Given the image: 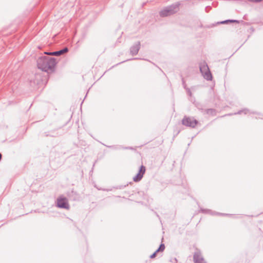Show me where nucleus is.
I'll list each match as a JSON object with an SVG mask.
<instances>
[{
    "label": "nucleus",
    "instance_id": "nucleus-8",
    "mask_svg": "<svg viewBox=\"0 0 263 263\" xmlns=\"http://www.w3.org/2000/svg\"><path fill=\"white\" fill-rule=\"evenodd\" d=\"M68 51V49L67 47H66V48H64L63 49L61 50L60 51L51 52V53H50V55H55V56H59L60 55H62L64 53L67 52Z\"/></svg>",
    "mask_w": 263,
    "mask_h": 263
},
{
    "label": "nucleus",
    "instance_id": "nucleus-3",
    "mask_svg": "<svg viewBox=\"0 0 263 263\" xmlns=\"http://www.w3.org/2000/svg\"><path fill=\"white\" fill-rule=\"evenodd\" d=\"M57 206L59 208L68 209L69 205L66 198L60 197L57 199Z\"/></svg>",
    "mask_w": 263,
    "mask_h": 263
},
{
    "label": "nucleus",
    "instance_id": "nucleus-4",
    "mask_svg": "<svg viewBox=\"0 0 263 263\" xmlns=\"http://www.w3.org/2000/svg\"><path fill=\"white\" fill-rule=\"evenodd\" d=\"M182 122L183 125L191 127H195L197 123L196 120L191 118H184Z\"/></svg>",
    "mask_w": 263,
    "mask_h": 263
},
{
    "label": "nucleus",
    "instance_id": "nucleus-5",
    "mask_svg": "<svg viewBox=\"0 0 263 263\" xmlns=\"http://www.w3.org/2000/svg\"><path fill=\"white\" fill-rule=\"evenodd\" d=\"M176 10L172 9V7L164 9L160 12V15L162 17H165L173 14Z\"/></svg>",
    "mask_w": 263,
    "mask_h": 263
},
{
    "label": "nucleus",
    "instance_id": "nucleus-2",
    "mask_svg": "<svg viewBox=\"0 0 263 263\" xmlns=\"http://www.w3.org/2000/svg\"><path fill=\"white\" fill-rule=\"evenodd\" d=\"M201 72L203 74L204 78L207 80H211L212 76L209 72L208 66L205 64H203L200 67Z\"/></svg>",
    "mask_w": 263,
    "mask_h": 263
},
{
    "label": "nucleus",
    "instance_id": "nucleus-10",
    "mask_svg": "<svg viewBox=\"0 0 263 263\" xmlns=\"http://www.w3.org/2000/svg\"><path fill=\"white\" fill-rule=\"evenodd\" d=\"M165 249V246L164 244H161L159 249H158L157 250H156V252H158L159 251H163Z\"/></svg>",
    "mask_w": 263,
    "mask_h": 263
},
{
    "label": "nucleus",
    "instance_id": "nucleus-6",
    "mask_svg": "<svg viewBox=\"0 0 263 263\" xmlns=\"http://www.w3.org/2000/svg\"><path fill=\"white\" fill-rule=\"evenodd\" d=\"M145 172V168L144 166H141L140 167L139 172L138 174L134 178V181L135 182H137L140 181L142 178L143 177V176Z\"/></svg>",
    "mask_w": 263,
    "mask_h": 263
},
{
    "label": "nucleus",
    "instance_id": "nucleus-1",
    "mask_svg": "<svg viewBox=\"0 0 263 263\" xmlns=\"http://www.w3.org/2000/svg\"><path fill=\"white\" fill-rule=\"evenodd\" d=\"M37 64L39 68L44 71H47L53 66L54 60L46 57H42L37 59Z\"/></svg>",
    "mask_w": 263,
    "mask_h": 263
},
{
    "label": "nucleus",
    "instance_id": "nucleus-11",
    "mask_svg": "<svg viewBox=\"0 0 263 263\" xmlns=\"http://www.w3.org/2000/svg\"><path fill=\"white\" fill-rule=\"evenodd\" d=\"M157 253V252H156V251L152 255H151L150 257L151 258H154V257H155Z\"/></svg>",
    "mask_w": 263,
    "mask_h": 263
},
{
    "label": "nucleus",
    "instance_id": "nucleus-9",
    "mask_svg": "<svg viewBox=\"0 0 263 263\" xmlns=\"http://www.w3.org/2000/svg\"><path fill=\"white\" fill-rule=\"evenodd\" d=\"M139 47L138 45L133 47L131 49V52L133 54H136L139 51Z\"/></svg>",
    "mask_w": 263,
    "mask_h": 263
},
{
    "label": "nucleus",
    "instance_id": "nucleus-7",
    "mask_svg": "<svg viewBox=\"0 0 263 263\" xmlns=\"http://www.w3.org/2000/svg\"><path fill=\"white\" fill-rule=\"evenodd\" d=\"M194 259L195 263H205L204 259L199 253L195 254Z\"/></svg>",
    "mask_w": 263,
    "mask_h": 263
},
{
    "label": "nucleus",
    "instance_id": "nucleus-12",
    "mask_svg": "<svg viewBox=\"0 0 263 263\" xmlns=\"http://www.w3.org/2000/svg\"><path fill=\"white\" fill-rule=\"evenodd\" d=\"M262 0H253V2H260Z\"/></svg>",
    "mask_w": 263,
    "mask_h": 263
},
{
    "label": "nucleus",
    "instance_id": "nucleus-13",
    "mask_svg": "<svg viewBox=\"0 0 263 263\" xmlns=\"http://www.w3.org/2000/svg\"><path fill=\"white\" fill-rule=\"evenodd\" d=\"M50 52H45V54H48V55H50Z\"/></svg>",
    "mask_w": 263,
    "mask_h": 263
}]
</instances>
